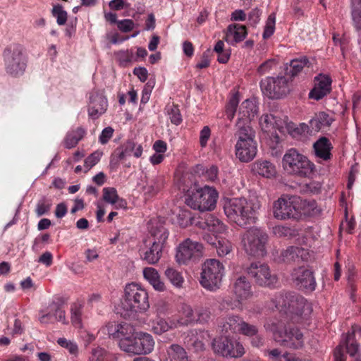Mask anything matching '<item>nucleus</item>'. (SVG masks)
<instances>
[{
    "label": "nucleus",
    "mask_w": 361,
    "mask_h": 361,
    "mask_svg": "<svg viewBox=\"0 0 361 361\" xmlns=\"http://www.w3.org/2000/svg\"><path fill=\"white\" fill-rule=\"evenodd\" d=\"M276 307L284 318L271 324L274 340L283 347L293 349L302 348L303 334L298 328L286 323L289 320L293 323H300L308 317L312 312L310 303L301 295L286 293L280 295Z\"/></svg>",
    "instance_id": "obj_1"
},
{
    "label": "nucleus",
    "mask_w": 361,
    "mask_h": 361,
    "mask_svg": "<svg viewBox=\"0 0 361 361\" xmlns=\"http://www.w3.org/2000/svg\"><path fill=\"white\" fill-rule=\"evenodd\" d=\"M149 235L143 240L140 256L148 264H156L160 260L169 235L168 229L161 222L153 223L149 230Z\"/></svg>",
    "instance_id": "obj_2"
},
{
    "label": "nucleus",
    "mask_w": 361,
    "mask_h": 361,
    "mask_svg": "<svg viewBox=\"0 0 361 361\" xmlns=\"http://www.w3.org/2000/svg\"><path fill=\"white\" fill-rule=\"evenodd\" d=\"M224 210L226 216L240 226L254 224L257 219L254 204L245 198H233L226 201Z\"/></svg>",
    "instance_id": "obj_3"
},
{
    "label": "nucleus",
    "mask_w": 361,
    "mask_h": 361,
    "mask_svg": "<svg viewBox=\"0 0 361 361\" xmlns=\"http://www.w3.org/2000/svg\"><path fill=\"white\" fill-rule=\"evenodd\" d=\"M124 317H130L137 312L149 307L147 292L136 283L128 284L125 288V298L121 302Z\"/></svg>",
    "instance_id": "obj_4"
},
{
    "label": "nucleus",
    "mask_w": 361,
    "mask_h": 361,
    "mask_svg": "<svg viewBox=\"0 0 361 361\" xmlns=\"http://www.w3.org/2000/svg\"><path fill=\"white\" fill-rule=\"evenodd\" d=\"M283 169L290 175L300 178L310 176L314 171V164L296 149H288L282 159Z\"/></svg>",
    "instance_id": "obj_5"
},
{
    "label": "nucleus",
    "mask_w": 361,
    "mask_h": 361,
    "mask_svg": "<svg viewBox=\"0 0 361 361\" xmlns=\"http://www.w3.org/2000/svg\"><path fill=\"white\" fill-rule=\"evenodd\" d=\"M269 236L262 229L251 228L243 235L242 243L245 251L249 255L262 257L267 255Z\"/></svg>",
    "instance_id": "obj_6"
},
{
    "label": "nucleus",
    "mask_w": 361,
    "mask_h": 361,
    "mask_svg": "<svg viewBox=\"0 0 361 361\" xmlns=\"http://www.w3.org/2000/svg\"><path fill=\"white\" fill-rule=\"evenodd\" d=\"M217 198L216 190L213 188L205 186L196 190L195 192H189L185 203L193 209L204 212L214 209Z\"/></svg>",
    "instance_id": "obj_7"
},
{
    "label": "nucleus",
    "mask_w": 361,
    "mask_h": 361,
    "mask_svg": "<svg viewBox=\"0 0 361 361\" xmlns=\"http://www.w3.org/2000/svg\"><path fill=\"white\" fill-rule=\"evenodd\" d=\"M224 267L221 262L216 259H208L202 265L200 284L206 289L215 290L219 288Z\"/></svg>",
    "instance_id": "obj_8"
},
{
    "label": "nucleus",
    "mask_w": 361,
    "mask_h": 361,
    "mask_svg": "<svg viewBox=\"0 0 361 361\" xmlns=\"http://www.w3.org/2000/svg\"><path fill=\"white\" fill-rule=\"evenodd\" d=\"M212 348L215 354L227 358H239L245 353L243 344L230 336H219L213 339Z\"/></svg>",
    "instance_id": "obj_9"
},
{
    "label": "nucleus",
    "mask_w": 361,
    "mask_h": 361,
    "mask_svg": "<svg viewBox=\"0 0 361 361\" xmlns=\"http://www.w3.org/2000/svg\"><path fill=\"white\" fill-rule=\"evenodd\" d=\"M302 200L299 197L279 198L274 202V216L277 219H299L302 215Z\"/></svg>",
    "instance_id": "obj_10"
},
{
    "label": "nucleus",
    "mask_w": 361,
    "mask_h": 361,
    "mask_svg": "<svg viewBox=\"0 0 361 361\" xmlns=\"http://www.w3.org/2000/svg\"><path fill=\"white\" fill-rule=\"evenodd\" d=\"M263 94L271 99H278L290 92L288 80L285 76L267 77L261 80Z\"/></svg>",
    "instance_id": "obj_11"
},
{
    "label": "nucleus",
    "mask_w": 361,
    "mask_h": 361,
    "mask_svg": "<svg viewBox=\"0 0 361 361\" xmlns=\"http://www.w3.org/2000/svg\"><path fill=\"white\" fill-rule=\"evenodd\" d=\"M154 345V339L149 334L137 331L122 350L132 355H145L152 351Z\"/></svg>",
    "instance_id": "obj_12"
},
{
    "label": "nucleus",
    "mask_w": 361,
    "mask_h": 361,
    "mask_svg": "<svg viewBox=\"0 0 361 361\" xmlns=\"http://www.w3.org/2000/svg\"><path fill=\"white\" fill-rule=\"evenodd\" d=\"M203 246L197 241L190 238L185 239L177 248L176 255L178 264H188L190 261L195 262L202 255Z\"/></svg>",
    "instance_id": "obj_13"
},
{
    "label": "nucleus",
    "mask_w": 361,
    "mask_h": 361,
    "mask_svg": "<svg viewBox=\"0 0 361 361\" xmlns=\"http://www.w3.org/2000/svg\"><path fill=\"white\" fill-rule=\"evenodd\" d=\"M291 280L298 289L305 292L314 291L317 286L313 271L305 266L293 269Z\"/></svg>",
    "instance_id": "obj_14"
},
{
    "label": "nucleus",
    "mask_w": 361,
    "mask_h": 361,
    "mask_svg": "<svg viewBox=\"0 0 361 361\" xmlns=\"http://www.w3.org/2000/svg\"><path fill=\"white\" fill-rule=\"evenodd\" d=\"M106 328L107 334L110 337L119 340V347L121 350L137 333L134 326L127 322L121 324L109 322Z\"/></svg>",
    "instance_id": "obj_15"
},
{
    "label": "nucleus",
    "mask_w": 361,
    "mask_h": 361,
    "mask_svg": "<svg viewBox=\"0 0 361 361\" xmlns=\"http://www.w3.org/2000/svg\"><path fill=\"white\" fill-rule=\"evenodd\" d=\"M247 272L250 277L255 279L256 283L261 286L271 287L278 281L276 276L271 274L267 264L252 263Z\"/></svg>",
    "instance_id": "obj_16"
},
{
    "label": "nucleus",
    "mask_w": 361,
    "mask_h": 361,
    "mask_svg": "<svg viewBox=\"0 0 361 361\" xmlns=\"http://www.w3.org/2000/svg\"><path fill=\"white\" fill-rule=\"evenodd\" d=\"M22 52L23 49L20 44H13L4 51L6 69L12 75H17L25 68V63L22 59Z\"/></svg>",
    "instance_id": "obj_17"
},
{
    "label": "nucleus",
    "mask_w": 361,
    "mask_h": 361,
    "mask_svg": "<svg viewBox=\"0 0 361 361\" xmlns=\"http://www.w3.org/2000/svg\"><path fill=\"white\" fill-rule=\"evenodd\" d=\"M66 303V300L63 298H59L54 300L49 305V312L43 314L40 318L39 321L41 323L47 322V319L49 318L53 313V315L55 317L56 319L58 322H61L63 324H66V313L64 310H63V305Z\"/></svg>",
    "instance_id": "obj_18"
},
{
    "label": "nucleus",
    "mask_w": 361,
    "mask_h": 361,
    "mask_svg": "<svg viewBox=\"0 0 361 361\" xmlns=\"http://www.w3.org/2000/svg\"><path fill=\"white\" fill-rule=\"evenodd\" d=\"M106 107L107 102L102 94L95 92L90 97L88 114L92 119L98 118L106 111Z\"/></svg>",
    "instance_id": "obj_19"
},
{
    "label": "nucleus",
    "mask_w": 361,
    "mask_h": 361,
    "mask_svg": "<svg viewBox=\"0 0 361 361\" xmlns=\"http://www.w3.org/2000/svg\"><path fill=\"white\" fill-rule=\"evenodd\" d=\"M316 79H317L318 82L310 91L309 97L319 100L330 93L331 90V79L329 76L324 75H319Z\"/></svg>",
    "instance_id": "obj_20"
},
{
    "label": "nucleus",
    "mask_w": 361,
    "mask_h": 361,
    "mask_svg": "<svg viewBox=\"0 0 361 361\" xmlns=\"http://www.w3.org/2000/svg\"><path fill=\"white\" fill-rule=\"evenodd\" d=\"M257 142H245L235 144V155L241 162L252 161L257 154Z\"/></svg>",
    "instance_id": "obj_21"
},
{
    "label": "nucleus",
    "mask_w": 361,
    "mask_h": 361,
    "mask_svg": "<svg viewBox=\"0 0 361 361\" xmlns=\"http://www.w3.org/2000/svg\"><path fill=\"white\" fill-rule=\"evenodd\" d=\"M233 293L237 299L238 304L245 300L252 295L250 282L245 276H239L233 283Z\"/></svg>",
    "instance_id": "obj_22"
},
{
    "label": "nucleus",
    "mask_w": 361,
    "mask_h": 361,
    "mask_svg": "<svg viewBox=\"0 0 361 361\" xmlns=\"http://www.w3.org/2000/svg\"><path fill=\"white\" fill-rule=\"evenodd\" d=\"M236 127L237 130L235 133V137L237 139L236 144L256 141L255 131L250 126V123L244 122L243 120L238 121Z\"/></svg>",
    "instance_id": "obj_23"
},
{
    "label": "nucleus",
    "mask_w": 361,
    "mask_h": 361,
    "mask_svg": "<svg viewBox=\"0 0 361 361\" xmlns=\"http://www.w3.org/2000/svg\"><path fill=\"white\" fill-rule=\"evenodd\" d=\"M247 32L245 25L240 24H231L227 27L224 39L232 45L242 42L247 36Z\"/></svg>",
    "instance_id": "obj_24"
},
{
    "label": "nucleus",
    "mask_w": 361,
    "mask_h": 361,
    "mask_svg": "<svg viewBox=\"0 0 361 361\" xmlns=\"http://www.w3.org/2000/svg\"><path fill=\"white\" fill-rule=\"evenodd\" d=\"M315 156L323 161H329L332 157L333 146L329 139L321 137L313 145Z\"/></svg>",
    "instance_id": "obj_25"
},
{
    "label": "nucleus",
    "mask_w": 361,
    "mask_h": 361,
    "mask_svg": "<svg viewBox=\"0 0 361 361\" xmlns=\"http://www.w3.org/2000/svg\"><path fill=\"white\" fill-rule=\"evenodd\" d=\"M281 256L283 261L286 263H298L307 259L308 252L307 250L302 247L290 246L283 251Z\"/></svg>",
    "instance_id": "obj_26"
},
{
    "label": "nucleus",
    "mask_w": 361,
    "mask_h": 361,
    "mask_svg": "<svg viewBox=\"0 0 361 361\" xmlns=\"http://www.w3.org/2000/svg\"><path fill=\"white\" fill-rule=\"evenodd\" d=\"M252 170L253 172L267 178H273L276 174L274 164L267 160H257L253 163Z\"/></svg>",
    "instance_id": "obj_27"
},
{
    "label": "nucleus",
    "mask_w": 361,
    "mask_h": 361,
    "mask_svg": "<svg viewBox=\"0 0 361 361\" xmlns=\"http://www.w3.org/2000/svg\"><path fill=\"white\" fill-rule=\"evenodd\" d=\"M257 113V106L255 102L252 99L245 100L240 106L238 121L243 120L246 123H251Z\"/></svg>",
    "instance_id": "obj_28"
},
{
    "label": "nucleus",
    "mask_w": 361,
    "mask_h": 361,
    "mask_svg": "<svg viewBox=\"0 0 361 361\" xmlns=\"http://www.w3.org/2000/svg\"><path fill=\"white\" fill-rule=\"evenodd\" d=\"M243 319L239 315H230L225 319L221 326L222 332L225 334H238Z\"/></svg>",
    "instance_id": "obj_29"
},
{
    "label": "nucleus",
    "mask_w": 361,
    "mask_h": 361,
    "mask_svg": "<svg viewBox=\"0 0 361 361\" xmlns=\"http://www.w3.org/2000/svg\"><path fill=\"white\" fill-rule=\"evenodd\" d=\"M334 118L324 111L319 112L311 119L310 124L312 130L315 131L320 130L322 128L329 127Z\"/></svg>",
    "instance_id": "obj_30"
},
{
    "label": "nucleus",
    "mask_w": 361,
    "mask_h": 361,
    "mask_svg": "<svg viewBox=\"0 0 361 361\" xmlns=\"http://www.w3.org/2000/svg\"><path fill=\"white\" fill-rule=\"evenodd\" d=\"M166 352V361H188L185 350L178 344H171Z\"/></svg>",
    "instance_id": "obj_31"
},
{
    "label": "nucleus",
    "mask_w": 361,
    "mask_h": 361,
    "mask_svg": "<svg viewBox=\"0 0 361 361\" xmlns=\"http://www.w3.org/2000/svg\"><path fill=\"white\" fill-rule=\"evenodd\" d=\"M85 135V130L81 127L69 132L64 140L65 147L67 149L75 147L78 145V142L84 137Z\"/></svg>",
    "instance_id": "obj_32"
},
{
    "label": "nucleus",
    "mask_w": 361,
    "mask_h": 361,
    "mask_svg": "<svg viewBox=\"0 0 361 361\" xmlns=\"http://www.w3.org/2000/svg\"><path fill=\"white\" fill-rule=\"evenodd\" d=\"M206 228L214 233H222L226 231V226L217 218L210 215L205 219Z\"/></svg>",
    "instance_id": "obj_33"
},
{
    "label": "nucleus",
    "mask_w": 361,
    "mask_h": 361,
    "mask_svg": "<svg viewBox=\"0 0 361 361\" xmlns=\"http://www.w3.org/2000/svg\"><path fill=\"white\" fill-rule=\"evenodd\" d=\"M351 16L355 27L361 31V0H352Z\"/></svg>",
    "instance_id": "obj_34"
},
{
    "label": "nucleus",
    "mask_w": 361,
    "mask_h": 361,
    "mask_svg": "<svg viewBox=\"0 0 361 361\" xmlns=\"http://www.w3.org/2000/svg\"><path fill=\"white\" fill-rule=\"evenodd\" d=\"M211 245L216 247V252L220 257H224L228 254L232 248L229 241L225 239L219 240L217 238H214V241L211 242Z\"/></svg>",
    "instance_id": "obj_35"
},
{
    "label": "nucleus",
    "mask_w": 361,
    "mask_h": 361,
    "mask_svg": "<svg viewBox=\"0 0 361 361\" xmlns=\"http://www.w3.org/2000/svg\"><path fill=\"white\" fill-rule=\"evenodd\" d=\"M90 361H114L113 356L102 348L92 350Z\"/></svg>",
    "instance_id": "obj_36"
},
{
    "label": "nucleus",
    "mask_w": 361,
    "mask_h": 361,
    "mask_svg": "<svg viewBox=\"0 0 361 361\" xmlns=\"http://www.w3.org/2000/svg\"><path fill=\"white\" fill-rule=\"evenodd\" d=\"M309 60L307 57H303L300 59H293L290 61V71L289 73L291 77H294L297 75L304 68L305 66L307 64Z\"/></svg>",
    "instance_id": "obj_37"
},
{
    "label": "nucleus",
    "mask_w": 361,
    "mask_h": 361,
    "mask_svg": "<svg viewBox=\"0 0 361 361\" xmlns=\"http://www.w3.org/2000/svg\"><path fill=\"white\" fill-rule=\"evenodd\" d=\"M177 220L181 227L185 228L192 224L194 216L190 211L188 209H180L177 216Z\"/></svg>",
    "instance_id": "obj_38"
},
{
    "label": "nucleus",
    "mask_w": 361,
    "mask_h": 361,
    "mask_svg": "<svg viewBox=\"0 0 361 361\" xmlns=\"http://www.w3.org/2000/svg\"><path fill=\"white\" fill-rule=\"evenodd\" d=\"M135 143L131 140L127 141L123 146L116 149V154L119 159H123L127 156H130L135 148Z\"/></svg>",
    "instance_id": "obj_39"
},
{
    "label": "nucleus",
    "mask_w": 361,
    "mask_h": 361,
    "mask_svg": "<svg viewBox=\"0 0 361 361\" xmlns=\"http://www.w3.org/2000/svg\"><path fill=\"white\" fill-rule=\"evenodd\" d=\"M165 275L169 280L176 287H181L183 278L180 272L173 268H168L165 271Z\"/></svg>",
    "instance_id": "obj_40"
},
{
    "label": "nucleus",
    "mask_w": 361,
    "mask_h": 361,
    "mask_svg": "<svg viewBox=\"0 0 361 361\" xmlns=\"http://www.w3.org/2000/svg\"><path fill=\"white\" fill-rule=\"evenodd\" d=\"M185 343L188 348H192L196 352L202 351L204 350V343L193 334L190 336H188L185 338Z\"/></svg>",
    "instance_id": "obj_41"
},
{
    "label": "nucleus",
    "mask_w": 361,
    "mask_h": 361,
    "mask_svg": "<svg viewBox=\"0 0 361 361\" xmlns=\"http://www.w3.org/2000/svg\"><path fill=\"white\" fill-rule=\"evenodd\" d=\"M239 103V94L238 92H235L229 99L228 104L226 105V114L227 117L231 120L234 117L235 112Z\"/></svg>",
    "instance_id": "obj_42"
},
{
    "label": "nucleus",
    "mask_w": 361,
    "mask_h": 361,
    "mask_svg": "<svg viewBox=\"0 0 361 361\" xmlns=\"http://www.w3.org/2000/svg\"><path fill=\"white\" fill-rule=\"evenodd\" d=\"M258 332L259 329L256 325L251 324L243 320L238 334L247 337H251L252 336L256 335Z\"/></svg>",
    "instance_id": "obj_43"
},
{
    "label": "nucleus",
    "mask_w": 361,
    "mask_h": 361,
    "mask_svg": "<svg viewBox=\"0 0 361 361\" xmlns=\"http://www.w3.org/2000/svg\"><path fill=\"white\" fill-rule=\"evenodd\" d=\"M120 65L126 66L133 60V52L131 50H121L115 54Z\"/></svg>",
    "instance_id": "obj_44"
},
{
    "label": "nucleus",
    "mask_w": 361,
    "mask_h": 361,
    "mask_svg": "<svg viewBox=\"0 0 361 361\" xmlns=\"http://www.w3.org/2000/svg\"><path fill=\"white\" fill-rule=\"evenodd\" d=\"M275 23L276 14L274 13H272L269 16L266 22V25L263 33L264 39H268L274 34L275 30Z\"/></svg>",
    "instance_id": "obj_45"
},
{
    "label": "nucleus",
    "mask_w": 361,
    "mask_h": 361,
    "mask_svg": "<svg viewBox=\"0 0 361 361\" xmlns=\"http://www.w3.org/2000/svg\"><path fill=\"white\" fill-rule=\"evenodd\" d=\"M52 14L56 18L57 23L60 25H64L67 21V12L63 9L60 4H57L53 7Z\"/></svg>",
    "instance_id": "obj_46"
},
{
    "label": "nucleus",
    "mask_w": 361,
    "mask_h": 361,
    "mask_svg": "<svg viewBox=\"0 0 361 361\" xmlns=\"http://www.w3.org/2000/svg\"><path fill=\"white\" fill-rule=\"evenodd\" d=\"M167 112L170 116V119L172 123L178 125L182 121V117L178 106L172 104L167 106Z\"/></svg>",
    "instance_id": "obj_47"
},
{
    "label": "nucleus",
    "mask_w": 361,
    "mask_h": 361,
    "mask_svg": "<svg viewBox=\"0 0 361 361\" xmlns=\"http://www.w3.org/2000/svg\"><path fill=\"white\" fill-rule=\"evenodd\" d=\"M352 329L353 331L347 336L345 343L348 353L350 356H355L358 351V344L353 341L351 343H349L351 340H353L355 336L354 326H352Z\"/></svg>",
    "instance_id": "obj_48"
},
{
    "label": "nucleus",
    "mask_w": 361,
    "mask_h": 361,
    "mask_svg": "<svg viewBox=\"0 0 361 361\" xmlns=\"http://www.w3.org/2000/svg\"><path fill=\"white\" fill-rule=\"evenodd\" d=\"M102 152L95 151L90 154L85 160V172H87L92 166L96 165L100 160Z\"/></svg>",
    "instance_id": "obj_49"
},
{
    "label": "nucleus",
    "mask_w": 361,
    "mask_h": 361,
    "mask_svg": "<svg viewBox=\"0 0 361 361\" xmlns=\"http://www.w3.org/2000/svg\"><path fill=\"white\" fill-rule=\"evenodd\" d=\"M118 198L114 188H104L103 189V199L105 202L116 204Z\"/></svg>",
    "instance_id": "obj_50"
},
{
    "label": "nucleus",
    "mask_w": 361,
    "mask_h": 361,
    "mask_svg": "<svg viewBox=\"0 0 361 361\" xmlns=\"http://www.w3.org/2000/svg\"><path fill=\"white\" fill-rule=\"evenodd\" d=\"M51 203L46 197L42 198L36 207V213L38 216H41L49 212Z\"/></svg>",
    "instance_id": "obj_51"
},
{
    "label": "nucleus",
    "mask_w": 361,
    "mask_h": 361,
    "mask_svg": "<svg viewBox=\"0 0 361 361\" xmlns=\"http://www.w3.org/2000/svg\"><path fill=\"white\" fill-rule=\"evenodd\" d=\"M195 321L200 324H207L211 319V312L208 308H200L197 310Z\"/></svg>",
    "instance_id": "obj_52"
},
{
    "label": "nucleus",
    "mask_w": 361,
    "mask_h": 361,
    "mask_svg": "<svg viewBox=\"0 0 361 361\" xmlns=\"http://www.w3.org/2000/svg\"><path fill=\"white\" fill-rule=\"evenodd\" d=\"M164 181L161 178L153 180L150 185L147 187V192L150 195H156L163 187Z\"/></svg>",
    "instance_id": "obj_53"
},
{
    "label": "nucleus",
    "mask_w": 361,
    "mask_h": 361,
    "mask_svg": "<svg viewBox=\"0 0 361 361\" xmlns=\"http://www.w3.org/2000/svg\"><path fill=\"white\" fill-rule=\"evenodd\" d=\"M152 329L154 332L157 334H161L164 332L169 331V325L168 322L162 318H159L157 321L154 324Z\"/></svg>",
    "instance_id": "obj_54"
},
{
    "label": "nucleus",
    "mask_w": 361,
    "mask_h": 361,
    "mask_svg": "<svg viewBox=\"0 0 361 361\" xmlns=\"http://www.w3.org/2000/svg\"><path fill=\"white\" fill-rule=\"evenodd\" d=\"M71 322L74 326H81V310L75 304L71 308Z\"/></svg>",
    "instance_id": "obj_55"
},
{
    "label": "nucleus",
    "mask_w": 361,
    "mask_h": 361,
    "mask_svg": "<svg viewBox=\"0 0 361 361\" xmlns=\"http://www.w3.org/2000/svg\"><path fill=\"white\" fill-rule=\"evenodd\" d=\"M135 23L133 20L125 19L117 23V27L123 32H128L133 30Z\"/></svg>",
    "instance_id": "obj_56"
},
{
    "label": "nucleus",
    "mask_w": 361,
    "mask_h": 361,
    "mask_svg": "<svg viewBox=\"0 0 361 361\" xmlns=\"http://www.w3.org/2000/svg\"><path fill=\"white\" fill-rule=\"evenodd\" d=\"M57 343L61 347L68 349L70 353L71 354L75 355L78 353V346L76 345V344L73 343L71 341H67L64 338H59Z\"/></svg>",
    "instance_id": "obj_57"
},
{
    "label": "nucleus",
    "mask_w": 361,
    "mask_h": 361,
    "mask_svg": "<svg viewBox=\"0 0 361 361\" xmlns=\"http://www.w3.org/2000/svg\"><path fill=\"white\" fill-rule=\"evenodd\" d=\"M181 312L184 316L183 319H185L189 324L195 322V317L194 316V312L190 306L187 305H183L181 307Z\"/></svg>",
    "instance_id": "obj_58"
},
{
    "label": "nucleus",
    "mask_w": 361,
    "mask_h": 361,
    "mask_svg": "<svg viewBox=\"0 0 361 361\" xmlns=\"http://www.w3.org/2000/svg\"><path fill=\"white\" fill-rule=\"evenodd\" d=\"M143 275L149 283L154 282V281L159 277L157 271L152 267L145 268L143 270Z\"/></svg>",
    "instance_id": "obj_59"
},
{
    "label": "nucleus",
    "mask_w": 361,
    "mask_h": 361,
    "mask_svg": "<svg viewBox=\"0 0 361 361\" xmlns=\"http://www.w3.org/2000/svg\"><path fill=\"white\" fill-rule=\"evenodd\" d=\"M211 135V130L208 126H204L200 131V143L202 147H206Z\"/></svg>",
    "instance_id": "obj_60"
},
{
    "label": "nucleus",
    "mask_w": 361,
    "mask_h": 361,
    "mask_svg": "<svg viewBox=\"0 0 361 361\" xmlns=\"http://www.w3.org/2000/svg\"><path fill=\"white\" fill-rule=\"evenodd\" d=\"M114 133V129L111 127H106L105 128L100 136H99V141L102 144H106L109 142V140L111 139Z\"/></svg>",
    "instance_id": "obj_61"
},
{
    "label": "nucleus",
    "mask_w": 361,
    "mask_h": 361,
    "mask_svg": "<svg viewBox=\"0 0 361 361\" xmlns=\"http://www.w3.org/2000/svg\"><path fill=\"white\" fill-rule=\"evenodd\" d=\"M210 54V49H207L206 51H204L202 54V56L201 57V61L196 65L197 68H207L209 66V56Z\"/></svg>",
    "instance_id": "obj_62"
},
{
    "label": "nucleus",
    "mask_w": 361,
    "mask_h": 361,
    "mask_svg": "<svg viewBox=\"0 0 361 361\" xmlns=\"http://www.w3.org/2000/svg\"><path fill=\"white\" fill-rule=\"evenodd\" d=\"M276 64L275 59H269L265 62L262 63L258 68L257 71L260 74H264L265 71L270 70L273 66Z\"/></svg>",
    "instance_id": "obj_63"
},
{
    "label": "nucleus",
    "mask_w": 361,
    "mask_h": 361,
    "mask_svg": "<svg viewBox=\"0 0 361 361\" xmlns=\"http://www.w3.org/2000/svg\"><path fill=\"white\" fill-rule=\"evenodd\" d=\"M334 361H345L346 357L343 353V347L338 345L334 352Z\"/></svg>",
    "instance_id": "obj_64"
}]
</instances>
